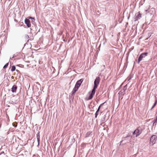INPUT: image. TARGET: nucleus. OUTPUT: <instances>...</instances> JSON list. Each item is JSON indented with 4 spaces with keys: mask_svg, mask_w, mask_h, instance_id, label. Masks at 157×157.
Instances as JSON below:
<instances>
[{
    "mask_svg": "<svg viewBox=\"0 0 157 157\" xmlns=\"http://www.w3.org/2000/svg\"><path fill=\"white\" fill-rule=\"evenodd\" d=\"M157 100H155V102L154 105L152 107L151 109H152L157 104Z\"/></svg>",
    "mask_w": 157,
    "mask_h": 157,
    "instance_id": "13",
    "label": "nucleus"
},
{
    "mask_svg": "<svg viewBox=\"0 0 157 157\" xmlns=\"http://www.w3.org/2000/svg\"><path fill=\"white\" fill-rule=\"evenodd\" d=\"M104 103H103L102 104H101V105L99 106L98 107V110L96 111V113H95V117L96 118L97 117V116L98 115V113L100 109V108L101 106Z\"/></svg>",
    "mask_w": 157,
    "mask_h": 157,
    "instance_id": "9",
    "label": "nucleus"
},
{
    "mask_svg": "<svg viewBox=\"0 0 157 157\" xmlns=\"http://www.w3.org/2000/svg\"><path fill=\"white\" fill-rule=\"evenodd\" d=\"M100 78L99 77H96L94 81V86L93 89L96 90V89L97 88L100 81Z\"/></svg>",
    "mask_w": 157,
    "mask_h": 157,
    "instance_id": "3",
    "label": "nucleus"
},
{
    "mask_svg": "<svg viewBox=\"0 0 157 157\" xmlns=\"http://www.w3.org/2000/svg\"><path fill=\"white\" fill-rule=\"evenodd\" d=\"M148 54L147 52H144L142 53L138 59V63L142 60L143 58L146 56Z\"/></svg>",
    "mask_w": 157,
    "mask_h": 157,
    "instance_id": "5",
    "label": "nucleus"
},
{
    "mask_svg": "<svg viewBox=\"0 0 157 157\" xmlns=\"http://www.w3.org/2000/svg\"><path fill=\"white\" fill-rule=\"evenodd\" d=\"M83 81V80L82 79H80L76 82L75 86H77V87H79Z\"/></svg>",
    "mask_w": 157,
    "mask_h": 157,
    "instance_id": "7",
    "label": "nucleus"
},
{
    "mask_svg": "<svg viewBox=\"0 0 157 157\" xmlns=\"http://www.w3.org/2000/svg\"><path fill=\"white\" fill-rule=\"evenodd\" d=\"M141 17V14L140 13V12H139L138 13V15H137L136 18L137 19H140Z\"/></svg>",
    "mask_w": 157,
    "mask_h": 157,
    "instance_id": "11",
    "label": "nucleus"
},
{
    "mask_svg": "<svg viewBox=\"0 0 157 157\" xmlns=\"http://www.w3.org/2000/svg\"><path fill=\"white\" fill-rule=\"evenodd\" d=\"M157 138V136L155 135L152 136L150 138V144L151 145H153L156 142V139Z\"/></svg>",
    "mask_w": 157,
    "mask_h": 157,
    "instance_id": "4",
    "label": "nucleus"
},
{
    "mask_svg": "<svg viewBox=\"0 0 157 157\" xmlns=\"http://www.w3.org/2000/svg\"><path fill=\"white\" fill-rule=\"evenodd\" d=\"M8 65V63H6L4 66L3 68L5 69L7 67Z\"/></svg>",
    "mask_w": 157,
    "mask_h": 157,
    "instance_id": "14",
    "label": "nucleus"
},
{
    "mask_svg": "<svg viewBox=\"0 0 157 157\" xmlns=\"http://www.w3.org/2000/svg\"><path fill=\"white\" fill-rule=\"evenodd\" d=\"M17 86L15 85H13L11 89L13 93L16 92L17 89Z\"/></svg>",
    "mask_w": 157,
    "mask_h": 157,
    "instance_id": "8",
    "label": "nucleus"
},
{
    "mask_svg": "<svg viewBox=\"0 0 157 157\" xmlns=\"http://www.w3.org/2000/svg\"><path fill=\"white\" fill-rule=\"evenodd\" d=\"M13 125L15 127H16L17 126V123L16 122H14L13 123Z\"/></svg>",
    "mask_w": 157,
    "mask_h": 157,
    "instance_id": "15",
    "label": "nucleus"
},
{
    "mask_svg": "<svg viewBox=\"0 0 157 157\" xmlns=\"http://www.w3.org/2000/svg\"><path fill=\"white\" fill-rule=\"evenodd\" d=\"M95 90L93 89L91 92H89L88 94L87 95L85 100L88 101L91 99L95 94Z\"/></svg>",
    "mask_w": 157,
    "mask_h": 157,
    "instance_id": "1",
    "label": "nucleus"
},
{
    "mask_svg": "<svg viewBox=\"0 0 157 157\" xmlns=\"http://www.w3.org/2000/svg\"><path fill=\"white\" fill-rule=\"evenodd\" d=\"M142 131V128L139 126L135 130L133 134L135 135L136 137H137L141 133Z\"/></svg>",
    "mask_w": 157,
    "mask_h": 157,
    "instance_id": "2",
    "label": "nucleus"
},
{
    "mask_svg": "<svg viewBox=\"0 0 157 157\" xmlns=\"http://www.w3.org/2000/svg\"><path fill=\"white\" fill-rule=\"evenodd\" d=\"M78 88H79V87H77V86H75L72 91V94H75L76 92V91L78 90Z\"/></svg>",
    "mask_w": 157,
    "mask_h": 157,
    "instance_id": "10",
    "label": "nucleus"
},
{
    "mask_svg": "<svg viewBox=\"0 0 157 157\" xmlns=\"http://www.w3.org/2000/svg\"><path fill=\"white\" fill-rule=\"evenodd\" d=\"M15 67L14 66H13L11 67V71H13L15 69Z\"/></svg>",
    "mask_w": 157,
    "mask_h": 157,
    "instance_id": "12",
    "label": "nucleus"
},
{
    "mask_svg": "<svg viewBox=\"0 0 157 157\" xmlns=\"http://www.w3.org/2000/svg\"><path fill=\"white\" fill-rule=\"evenodd\" d=\"M25 37L27 38V39L29 38V36H28V35H25Z\"/></svg>",
    "mask_w": 157,
    "mask_h": 157,
    "instance_id": "16",
    "label": "nucleus"
},
{
    "mask_svg": "<svg viewBox=\"0 0 157 157\" xmlns=\"http://www.w3.org/2000/svg\"><path fill=\"white\" fill-rule=\"evenodd\" d=\"M37 137V140H38V143H39V137H38V136Z\"/></svg>",
    "mask_w": 157,
    "mask_h": 157,
    "instance_id": "17",
    "label": "nucleus"
},
{
    "mask_svg": "<svg viewBox=\"0 0 157 157\" xmlns=\"http://www.w3.org/2000/svg\"><path fill=\"white\" fill-rule=\"evenodd\" d=\"M25 24L27 25V26L28 27H29L31 26V24L29 19L27 18L25 19Z\"/></svg>",
    "mask_w": 157,
    "mask_h": 157,
    "instance_id": "6",
    "label": "nucleus"
},
{
    "mask_svg": "<svg viewBox=\"0 0 157 157\" xmlns=\"http://www.w3.org/2000/svg\"><path fill=\"white\" fill-rule=\"evenodd\" d=\"M29 18L31 19H32L33 20H34V19L33 18L31 17H30Z\"/></svg>",
    "mask_w": 157,
    "mask_h": 157,
    "instance_id": "18",
    "label": "nucleus"
}]
</instances>
